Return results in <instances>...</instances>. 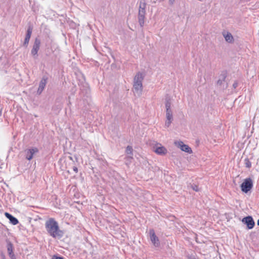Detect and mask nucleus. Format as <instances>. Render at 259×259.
Here are the masks:
<instances>
[{"label": "nucleus", "mask_w": 259, "mask_h": 259, "mask_svg": "<svg viewBox=\"0 0 259 259\" xmlns=\"http://www.w3.org/2000/svg\"><path fill=\"white\" fill-rule=\"evenodd\" d=\"M45 228L48 234L54 238L60 239L65 234L64 231L60 229L58 222L53 218L46 221Z\"/></svg>", "instance_id": "obj_1"}, {"label": "nucleus", "mask_w": 259, "mask_h": 259, "mask_svg": "<svg viewBox=\"0 0 259 259\" xmlns=\"http://www.w3.org/2000/svg\"><path fill=\"white\" fill-rule=\"evenodd\" d=\"M144 76L143 73L140 72H138L134 78V92L138 96L142 94L143 90L142 81L144 79Z\"/></svg>", "instance_id": "obj_2"}, {"label": "nucleus", "mask_w": 259, "mask_h": 259, "mask_svg": "<svg viewBox=\"0 0 259 259\" xmlns=\"http://www.w3.org/2000/svg\"><path fill=\"white\" fill-rule=\"evenodd\" d=\"M240 187L242 192L247 193L253 187L252 180L250 178L245 179L241 184Z\"/></svg>", "instance_id": "obj_3"}, {"label": "nucleus", "mask_w": 259, "mask_h": 259, "mask_svg": "<svg viewBox=\"0 0 259 259\" xmlns=\"http://www.w3.org/2000/svg\"><path fill=\"white\" fill-rule=\"evenodd\" d=\"M242 222L246 225L247 229L248 230L252 229L255 226V222L250 215H248L242 219Z\"/></svg>", "instance_id": "obj_4"}, {"label": "nucleus", "mask_w": 259, "mask_h": 259, "mask_svg": "<svg viewBox=\"0 0 259 259\" xmlns=\"http://www.w3.org/2000/svg\"><path fill=\"white\" fill-rule=\"evenodd\" d=\"M149 233L150 240L152 244L155 247H159L160 246V241L158 237L156 235L154 229H150Z\"/></svg>", "instance_id": "obj_5"}, {"label": "nucleus", "mask_w": 259, "mask_h": 259, "mask_svg": "<svg viewBox=\"0 0 259 259\" xmlns=\"http://www.w3.org/2000/svg\"><path fill=\"white\" fill-rule=\"evenodd\" d=\"M40 45V40L38 38L35 39L32 49L31 51V54L33 56H37V52L39 50Z\"/></svg>", "instance_id": "obj_6"}, {"label": "nucleus", "mask_w": 259, "mask_h": 259, "mask_svg": "<svg viewBox=\"0 0 259 259\" xmlns=\"http://www.w3.org/2000/svg\"><path fill=\"white\" fill-rule=\"evenodd\" d=\"M38 149L36 147H32L25 150L26 158L30 160L32 159L34 154L38 152Z\"/></svg>", "instance_id": "obj_7"}, {"label": "nucleus", "mask_w": 259, "mask_h": 259, "mask_svg": "<svg viewBox=\"0 0 259 259\" xmlns=\"http://www.w3.org/2000/svg\"><path fill=\"white\" fill-rule=\"evenodd\" d=\"M175 144L183 151L188 153H191L192 152L191 148L188 145L184 144L182 141L175 142Z\"/></svg>", "instance_id": "obj_8"}, {"label": "nucleus", "mask_w": 259, "mask_h": 259, "mask_svg": "<svg viewBox=\"0 0 259 259\" xmlns=\"http://www.w3.org/2000/svg\"><path fill=\"white\" fill-rule=\"evenodd\" d=\"M153 148V151L158 155H163L165 154L167 152L166 149L159 143L155 145Z\"/></svg>", "instance_id": "obj_9"}, {"label": "nucleus", "mask_w": 259, "mask_h": 259, "mask_svg": "<svg viewBox=\"0 0 259 259\" xmlns=\"http://www.w3.org/2000/svg\"><path fill=\"white\" fill-rule=\"evenodd\" d=\"M171 103L169 101L166 100L165 103L166 108V117L167 120H172L173 116L171 110L170 109Z\"/></svg>", "instance_id": "obj_10"}, {"label": "nucleus", "mask_w": 259, "mask_h": 259, "mask_svg": "<svg viewBox=\"0 0 259 259\" xmlns=\"http://www.w3.org/2000/svg\"><path fill=\"white\" fill-rule=\"evenodd\" d=\"M48 79V78L47 76H44L42 77L39 82V87L37 90V94H40L42 93L46 85Z\"/></svg>", "instance_id": "obj_11"}, {"label": "nucleus", "mask_w": 259, "mask_h": 259, "mask_svg": "<svg viewBox=\"0 0 259 259\" xmlns=\"http://www.w3.org/2000/svg\"><path fill=\"white\" fill-rule=\"evenodd\" d=\"M145 15L146 11H139L138 15V22L141 27L144 26L145 23Z\"/></svg>", "instance_id": "obj_12"}, {"label": "nucleus", "mask_w": 259, "mask_h": 259, "mask_svg": "<svg viewBox=\"0 0 259 259\" xmlns=\"http://www.w3.org/2000/svg\"><path fill=\"white\" fill-rule=\"evenodd\" d=\"M5 215L6 216V217L7 219H8L9 220L10 223L12 224H13L14 225H16L18 224L19 221H18V219L17 218H16L15 217H14V216H13L10 213L6 212L5 213Z\"/></svg>", "instance_id": "obj_13"}, {"label": "nucleus", "mask_w": 259, "mask_h": 259, "mask_svg": "<svg viewBox=\"0 0 259 259\" xmlns=\"http://www.w3.org/2000/svg\"><path fill=\"white\" fill-rule=\"evenodd\" d=\"M8 252L10 257H14L15 254L13 253V245L11 242H9L7 245Z\"/></svg>", "instance_id": "obj_14"}, {"label": "nucleus", "mask_w": 259, "mask_h": 259, "mask_svg": "<svg viewBox=\"0 0 259 259\" xmlns=\"http://www.w3.org/2000/svg\"><path fill=\"white\" fill-rule=\"evenodd\" d=\"M223 36L225 38L226 41L231 43L234 41V38L231 33L227 32V33H224Z\"/></svg>", "instance_id": "obj_15"}, {"label": "nucleus", "mask_w": 259, "mask_h": 259, "mask_svg": "<svg viewBox=\"0 0 259 259\" xmlns=\"http://www.w3.org/2000/svg\"><path fill=\"white\" fill-rule=\"evenodd\" d=\"M146 3L145 0H141L139 4V11H146Z\"/></svg>", "instance_id": "obj_16"}, {"label": "nucleus", "mask_w": 259, "mask_h": 259, "mask_svg": "<svg viewBox=\"0 0 259 259\" xmlns=\"http://www.w3.org/2000/svg\"><path fill=\"white\" fill-rule=\"evenodd\" d=\"M226 77V74L225 73H222L219 76V79L217 81V84L218 85H221L223 82L225 81Z\"/></svg>", "instance_id": "obj_17"}, {"label": "nucleus", "mask_w": 259, "mask_h": 259, "mask_svg": "<svg viewBox=\"0 0 259 259\" xmlns=\"http://www.w3.org/2000/svg\"><path fill=\"white\" fill-rule=\"evenodd\" d=\"M133 147L131 146H127L126 148V153L130 155V158H132L133 154Z\"/></svg>", "instance_id": "obj_18"}, {"label": "nucleus", "mask_w": 259, "mask_h": 259, "mask_svg": "<svg viewBox=\"0 0 259 259\" xmlns=\"http://www.w3.org/2000/svg\"><path fill=\"white\" fill-rule=\"evenodd\" d=\"M32 29H33V28L31 26H28L27 30L26 36H25L26 38H30V37H31V35L32 34Z\"/></svg>", "instance_id": "obj_19"}, {"label": "nucleus", "mask_w": 259, "mask_h": 259, "mask_svg": "<svg viewBox=\"0 0 259 259\" xmlns=\"http://www.w3.org/2000/svg\"><path fill=\"white\" fill-rule=\"evenodd\" d=\"M244 164L245 167L250 168L251 167V162L250 161L249 159L248 158H246L244 159Z\"/></svg>", "instance_id": "obj_20"}, {"label": "nucleus", "mask_w": 259, "mask_h": 259, "mask_svg": "<svg viewBox=\"0 0 259 259\" xmlns=\"http://www.w3.org/2000/svg\"><path fill=\"white\" fill-rule=\"evenodd\" d=\"M191 188L192 189L196 191V192H198L199 191V189L198 188V186H197L196 185H195V184H193L191 185Z\"/></svg>", "instance_id": "obj_21"}, {"label": "nucleus", "mask_w": 259, "mask_h": 259, "mask_svg": "<svg viewBox=\"0 0 259 259\" xmlns=\"http://www.w3.org/2000/svg\"><path fill=\"white\" fill-rule=\"evenodd\" d=\"M52 259H65L64 257L59 255H54Z\"/></svg>", "instance_id": "obj_22"}, {"label": "nucleus", "mask_w": 259, "mask_h": 259, "mask_svg": "<svg viewBox=\"0 0 259 259\" xmlns=\"http://www.w3.org/2000/svg\"><path fill=\"white\" fill-rule=\"evenodd\" d=\"M30 38H25L24 41L23 43V45L25 47H27Z\"/></svg>", "instance_id": "obj_23"}, {"label": "nucleus", "mask_w": 259, "mask_h": 259, "mask_svg": "<svg viewBox=\"0 0 259 259\" xmlns=\"http://www.w3.org/2000/svg\"><path fill=\"white\" fill-rule=\"evenodd\" d=\"M172 120H167L166 119V121H165V125L166 127H169V126L170 125V123L171 122V121Z\"/></svg>", "instance_id": "obj_24"}, {"label": "nucleus", "mask_w": 259, "mask_h": 259, "mask_svg": "<svg viewBox=\"0 0 259 259\" xmlns=\"http://www.w3.org/2000/svg\"><path fill=\"white\" fill-rule=\"evenodd\" d=\"M238 85V83L237 81H235L233 84V87L234 89H236Z\"/></svg>", "instance_id": "obj_25"}, {"label": "nucleus", "mask_w": 259, "mask_h": 259, "mask_svg": "<svg viewBox=\"0 0 259 259\" xmlns=\"http://www.w3.org/2000/svg\"><path fill=\"white\" fill-rule=\"evenodd\" d=\"M73 170H74V171H75L76 173H77L78 172V169H77V167H76V166H73Z\"/></svg>", "instance_id": "obj_26"}, {"label": "nucleus", "mask_w": 259, "mask_h": 259, "mask_svg": "<svg viewBox=\"0 0 259 259\" xmlns=\"http://www.w3.org/2000/svg\"><path fill=\"white\" fill-rule=\"evenodd\" d=\"M1 256L2 259H6V256L3 252L1 253Z\"/></svg>", "instance_id": "obj_27"}, {"label": "nucleus", "mask_w": 259, "mask_h": 259, "mask_svg": "<svg viewBox=\"0 0 259 259\" xmlns=\"http://www.w3.org/2000/svg\"><path fill=\"white\" fill-rule=\"evenodd\" d=\"M175 0H169L170 5H173Z\"/></svg>", "instance_id": "obj_28"}, {"label": "nucleus", "mask_w": 259, "mask_h": 259, "mask_svg": "<svg viewBox=\"0 0 259 259\" xmlns=\"http://www.w3.org/2000/svg\"><path fill=\"white\" fill-rule=\"evenodd\" d=\"M11 259H16V257L15 255H14V257H10Z\"/></svg>", "instance_id": "obj_29"}, {"label": "nucleus", "mask_w": 259, "mask_h": 259, "mask_svg": "<svg viewBox=\"0 0 259 259\" xmlns=\"http://www.w3.org/2000/svg\"><path fill=\"white\" fill-rule=\"evenodd\" d=\"M257 225L259 226V219L257 220Z\"/></svg>", "instance_id": "obj_30"}]
</instances>
